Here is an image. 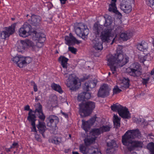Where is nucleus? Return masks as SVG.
<instances>
[{"mask_svg":"<svg viewBox=\"0 0 154 154\" xmlns=\"http://www.w3.org/2000/svg\"><path fill=\"white\" fill-rule=\"evenodd\" d=\"M140 135L138 129L128 130L122 136V143L123 145L127 146L128 149L131 151L136 148H142L143 145V143L142 141L132 140L136 138L139 137Z\"/></svg>","mask_w":154,"mask_h":154,"instance_id":"nucleus-1","label":"nucleus"},{"mask_svg":"<svg viewBox=\"0 0 154 154\" xmlns=\"http://www.w3.org/2000/svg\"><path fill=\"white\" fill-rule=\"evenodd\" d=\"M121 50H118L114 55H111L107 60V65L110 66L112 74L116 72L117 68L122 67L128 61L126 58H124Z\"/></svg>","mask_w":154,"mask_h":154,"instance_id":"nucleus-2","label":"nucleus"},{"mask_svg":"<svg viewBox=\"0 0 154 154\" xmlns=\"http://www.w3.org/2000/svg\"><path fill=\"white\" fill-rule=\"evenodd\" d=\"M24 109L25 110L29 111L27 119L29 123L31 124V125H35V122L36 120V114L37 113L38 114V117L43 122L45 119V116L43 112L42 106L40 103L37 104L34 110L30 109V106L29 105L25 106Z\"/></svg>","mask_w":154,"mask_h":154,"instance_id":"nucleus-3","label":"nucleus"},{"mask_svg":"<svg viewBox=\"0 0 154 154\" xmlns=\"http://www.w3.org/2000/svg\"><path fill=\"white\" fill-rule=\"evenodd\" d=\"M80 115L83 117L89 116L95 107V103L91 101L82 103L79 104Z\"/></svg>","mask_w":154,"mask_h":154,"instance_id":"nucleus-4","label":"nucleus"},{"mask_svg":"<svg viewBox=\"0 0 154 154\" xmlns=\"http://www.w3.org/2000/svg\"><path fill=\"white\" fill-rule=\"evenodd\" d=\"M82 128L85 131V133L88 134L89 132L90 136L92 137H97L100 135L103 131H106L110 130V127L109 126H103L101 128H93L91 130V126H82Z\"/></svg>","mask_w":154,"mask_h":154,"instance_id":"nucleus-5","label":"nucleus"},{"mask_svg":"<svg viewBox=\"0 0 154 154\" xmlns=\"http://www.w3.org/2000/svg\"><path fill=\"white\" fill-rule=\"evenodd\" d=\"M74 29L78 36L81 37L84 40L87 39L89 31L87 26L84 23H79L75 27Z\"/></svg>","mask_w":154,"mask_h":154,"instance_id":"nucleus-6","label":"nucleus"},{"mask_svg":"<svg viewBox=\"0 0 154 154\" xmlns=\"http://www.w3.org/2000/svg\"><path fill=\"white\" fill-rule=\"evenodd\" d=\"M128 72L131 76L137 78L142 74L141 67L140 64L135 63L132 64L129 68Z\"/></svg>","mask_w":154,"mask_h":154,"instance_id":"nucleus-7","label":"nucleus"},{"mask_svg":"<svg viewBox=\"0 0 154 154\" xmlns=\"http://www.w3.org/2000/svg\"><path fill=\"white\" fill-rule=\"evenodd\" d=\"M11 60L20 68L24 67L32 61V59L30 57H24L21 55L15 56L13 57Z\"/></svg>","mask_w":154,"mask_h":154,"instance_id":"nucleus-8","label":"nucleus"},{"mask_svg":"<svg viewBox=\"0 0 154 154\" xmlns=\"http://www.w3.org/2000/svg\"><path fill=\"white\" fill-rule=\"evenodd\" d=\"M67 82V86L72 90H76L79 88L81 86V82L76 79H74L72 74H70L69 75Z\"/></svg>","mask_w":154,"mask_h":154,"instance_id":"nucleus-9","label":"nucleus"},{"mask_svg":"<svg viewBox=\"0 0 154 154\" xmlns=\"http://www.w3.org/2000/svg\"><path fill=\"white\" fill-rule=\"evenodd\" d=\"M32 27L28 23H25L20 29L19 35L20 36L25 38L30 35L32 31Z\"/></svg>","mask_w":154,"mask_h":154,"instance_id":"nucleus-10","label":"nucleus"},{"mask_svg":"<svg viewBox=\"0 0 154 154\" xmlns=\"http://www.w3.org/2000/svg\"><path fill=\"white\" fill-rule=\"evenodd\" d=\"M80 152L84 154H102L97 148H91L88 150V147L83 145H81L79 147Z\"/></svg>","mask_w":154,"mask_h":154,"instance_id":"nucleus-11","label":"nucleus"},{"mask_svg":"<svg viewBox=\"0 0 154 154\" xmlns=\"http://www.w3.org/2000/svg\"><path fill=\"white\" fill-rule=\"evenodd\" d=\"M16 24L14 23L8 27H6V31H3L1 32V37L2 39H5L8 37L10 35L14 32L15 29Z\"/></svg>","mask_w":154,"mask_h":154,"instance_id":"nucleus-12","label":"nucleus"},{"mask_svg":"<svg viewBox=\"0 0 154 154\" xmlns=\"http://www.w3.org/2000/svg\"><path fill=\"white\" fill-rule=\"evenodd\" d=\"M64 38L65 43L69 46L73 45L75 44H79L81 42V41L77 40L71 33H69V36H65Z\"/></svg>","mask_w":154,"mask_h":154,"instance_id":"nucleus-13","label":"nucleus"},{"mask_svg":"<svg viewBox=\"0 0 154 154\" xmlns=\"http://www.w3.org/2000/svg\"><path fill=\"white\" fill-rule=\"evenodd\" d=\"M109 89L107 85L104 84L101 86L98 91V96L99 97L104 98L109 95Z\"/></svg>","mask_w":154,"mask_h":154,"instance_id":"nucleus-14","label":"nucleus"},{"mask_svg":"<svg viewBox=\"0 0 154 154\" xmlns=\"http://www.w3.org/2000/svg\"><path fill=\"white\" fill-rule=\"evenodd\" d=\"M34 45L33 42L30 40L26 39L24 40H21L19 46L17 48L19 52L24 51L26 48L32 46Z\"/></svg>","mask_w":154,"mask_h":154,"instance_id":"nucleus-15","label":"nucleus"},{"mask_svg":"<svg viewBox=\"0 0 154 154\" xmlns=\"http://www.w3.org/2000/svg\"><path fill=\"white\" fill-rule=\"evenodd\" d=\"M107 148L106 150L107 154H113L115 150V148L117 147L116 141L112 140L107 143Z\"/></svg>","mask_w":154,"mask_h":154,"instance_id":"nucleus-16","label":"nucleus"},{"mask_svg":"<svg viewBox=\"0 0 154 154\" xmlns=\"http://www.w3.org/2000/svg\"><path fill=\"white\" fill-rule=\"evenodd\" d=\"M112 29H105L101 33L100 38L102 42H108L111 35Z\"/></svg>","mask_w":154,"mask_h":154,"instance_id":"nucleus-17","label":"nucleus"},{"mask_svg":"<svg viewBox=\"0 0 154 154\" xmlns=\"http://www.w3.org/2000/svg\"><path fill=\"white\" fill-rule=\"evenodd\" d=\"M41 19L40 16L33 14L31 16L30 19L28 20V22L32 25L36 26L40 24Z\"/></svg>","mask_w":154,"mask_h":154,"instance_id":"nucleus-18","label":"nucleus"},{"mask_svg":"<svg viewBox=\"0 0 154 154\" xmlns=\"http://www.w3.org/2000/svg\"><path fill=\"white\" fill-rule=\"evenodd\" d=\"M111 0L112 2L109 5V11L110 12H112L114 13L119 16H122L121 14L117 10V8L116 6V0Z\"/></svg>","mask_w":154,"mask_h":154,"instance_id":"nucleus-19","label":"nucleus"},{"mask_svg":"<svg viewBox=\"0 0 154 154\" xmlns=\"http://www.w3.org/2000/svg\"><path fill=\"white\" fill-rule=\"evenodd\" d=\"M119 115L122 118L125 119H129L131 118L130 114L128 109L124 107L119 113Z\"/></svg>","mask_w":154,"mask_h":154,"instance_id":"nucleus-20","label":"nucleus"},{"mask_svg":"<svg viewBox=\"0 0 154 154\" xmlns=\"http://www.w3.org/2000/svg\"><path fill=\"white\" fill-rule=\"evenodd\" d=\"M133 121L134 122L136 123V124L142 125H149L152 124L150 122H152V121H148V122H146L145 119L143 118H138L136 117L133 118Z\"/></svg>","mask_w":154,"mask_h":154,"instance_id":"nucleus-21","label":"nucleus"},{"mask_svg":"<svg viewBox=\"0 0 154 154\" xmlns=\"http://www.w3.org/2000/svg\"><path fill=\"white\" fill-rule=\"evenodd\" d=\"M47 119L51 125H57L59 122L58 117L54 115H50Z\"/></svg>","mask_w":154,"mask_h":154,"instance_id":"nucleus-22","label":"nucleus"},{"mask_svg":"<svg viewBox=\"0 0 154 154\" xmlns=\"http://www.w3.org/2000/svg\"><path fill=\"white\" fill-rule=\"evenodd\" d=\"M35 40H37L38 42L43 43L46 40L45 35L40 32L36 33L34 35Z\"/></svg>","mask_w":154,"mask_h":154,"instance_id":"nucleus-23","label":"nucleus"},{"mask_svg":"<svg viewBox=\"0 0 154 154\" xmlns=\"http://www.w3.org/2000/svg\"><path fill=\"white\" fill-rule=\"evenodd\" d=\"M93 47L97 51H101L103 48V43L97 38L93 40Z\"/></svg>","mask_w":154,"mask_h":154,"instance_id":"nucleus-24","label":"nucleus"},{"mask_svg":"<svg viewBox=\"0 0 154 154\" xmlns=\"http://www.w3.org/2000/svg\"><path fill=\"white\" fill-rule=\"evenodd\" d=\"M100 120V118L97 117L96 115H94L88 121H85L83 120H82V125H93L95 121H97Z\"/></svg>","mask_w":154,"mask_h":154,"instance_id":"nucleus-25","label":"nucleus"},{"mask_svg":"<svg viewBox=\"0 0 154 154\" xmlns=\"http://www.w3.org/2000/svg\"><path fill=\"white\" fill-rule=\"evenodd\" d=\"M96 85V84L94 80L89 81L86 82L83 87L84 90L88 91H89V88H92L95 87Z\"/></svg>","mask_w":154,"mask_h":154,"instance_id":"nucleus-26","label":"nucleus"},{"mask_svg":"<svg viewBox=\"0 0 154 154\" xmlns=\"http://www.w3.org/2000/svg\"><path fill=\"white\" fill-rule=\"evenodd\" d=\"M104 17L105 20L104 26L108 27V29H111L110 26L113 22L112 17L111 16L108 14L105 15Z\"/></svg>","mask_w":154,"mask_h":154,"instance_id":"nucleus-27","label":"nucleus"},{"mask_svg":"<svg viewBox=\"0 0 154 154\" xmlns=\"http://www.w3.org/2000/svg\"><path fill=\"white\" fill-rule=\"evenodd\" d=\"M97 138V137H92L90 135L88 136L84 140L85 144L86 146L90 145L95 142Z\"/></svg>","mask_w":154,"mask_h":154,"instance_id":"nucleus-28","label":"nucleus"},{"mask_svg":"<svg viewBox=\"0 0 154 154\" xmlns=\"http://www.w3.org/2000/svg\"><path fill=\"white\" fill-rule=\"evenodd\" d=\"M103 26L102 25L95 24L93 28V32L96 35H99L103 31Z\"/></svg>","mask_w":154,"mask_h":154,"instance_id":"nucleus-29","label":"nucleus"},{"mask_svg":"<svg viewBox=\"0 0 154 154\" xmlns=\"http://www.w3.org/2000/svg\"><path fill=\"white\" fill-rule=\"evenodd\" d=\"M132 35L133 33L132 32L128 31L124 33H122L120 35V37L123 40L126 41L130 38Z\"/></svg>","mask_w":154,"mask_h":154,"instance_id":"nucleus-30","label":"nucleus"},{"mask_svg":"<svg viewBox=\"0 0 154 154\" xmlns=\"http://www.w3.org/2000/svg\"><path fill=\"white\" fill-rule=\"evenodd\" d=\"M129 82L130 80L128 78H123L121 84L120 88L123 89L128 88L130 85Z\"/></svg>","mask_w":154,"mask_h":154,"instance_id":"nucleus-31","label":"nucleus"},{"mask_svg":"<svg viewBox=\"0 0 154 154\" xmlns=\"http://www.w3.org/2000/svg\"><path fill=\"white\" fill-rule=\"evenodd\" d=\"M69 59L64 56H61L59 58V60L61 64L63 69L67 68V62Z\"/></svg>","mask_w":154,"mask_h":154,"instance_id":"nucleus-32","label":"nucleus"},{"mask_svg":"<svg viewBox=\"0 0 154 154\" xmlns=\"http://www.w3.org/2000/svg\"><path fill=\"white\" fill-rule=\"evenodd\" d=\"M124 107L119 104L118 103L113 104L112 105L110 108L113 111H117L118 113Z\"/></svg>","mask_w":154,"mask_h":154,"instance_id":"nucleus-33","label":"nucleus"},{"mask_svg":"<svg viewBox=\"0 0 154 154\" xmlns=\"http://www.w3.org/2000/svg\"><path fill=\"white\" fill-rule=\"evenodd\" d=\"M51 87L52 89L60 94L62 93L63 92L60 86L58 84L53 83L51 84Z\"/></svg>","mask_w":154,"mask_h":154,"instance_id":"nucleus-34","label":"nucleus"},{"mask_svg":"<svg viewBox=\"0 0 154 154\" xmlns=\"http://www.w3.org/2000/svg\"><path fill=\"white\" fill-rule=\"evenodd\" d=\"M137 48L139 50L143 51L148 48L147 44L146 42L139 43L137 45Z\"/></svg>","mask_w":154,"mask_h":154,"instance_id":"nucleus-35","label":"nucleus"},{"mask_svg":"<svg viewBox=\"0 0 154 154\" xmlns=\"http://www.w3.org/2000/svg\"><path fill=\"white\" fill-rule=\"evenodd\" d=\"M48 128L51 133L56 134L57 133L58 128L57 126H47Z\"/></svg>","mask_w":154,"mask_h":154,"instance_id":"nucleus-36","label":"nucleus"},{"mask_svg":"<svg viewBox=\"0 0 154 154\" xmlns=\"http://www.w3.org/2000/svg\"><path fill=\"white\" fill-rule=\"evenodd\" d=\"M147 149L149 150L150 154H154V143L151 142L148 143L146 146Z\"/></svg>","mask_w":154,"mask_h":154,"instance_id":"nucleus-37","label":"nucleus"},{"mask_svg":"<svg viewBox=\"0 0 154 154\" xmlns=\"http://www.w3.org/2000/svg\"><path fill=\"white\" fill-rule=\"evenodd\" d=\"M38 129L39 132L42 134L44 138L45 137V136L44 134V132L46 130V126H36Z\"/></svg>","mask_w":154,"mask_h":154,"instance_id":"nucleus-38","label":"nucleus"},{"mask_svg":"<svg viewBox=\"0 0 154 154\" xmlns=\"http://www.w3.org/2000/svg\"><path fill=\"white\" fill-rule=\"evenodd\" d=\"M120 118H119L117 115H114L113 121L114 125H120Z\"/></svg>","mask_w":154,"mask_h":154,"instance_id":"nucleus-39","label":"nucleus"},{"mask_svg":"<svg viewBox=\"0 0 154 154\" xmlns=\"http://www.w3.org/2000/svg\"><path fill=\"white\" fill-rule=\"evenodd\" d=\"M85 92H83L79 94L77 99L79 101H83L85 99Z\"/></svg>","mask_w":154,"mask_h":154,"instance_id":"nucleus-40","label":"nucleus"},{"mask_svg":"<svg viewBox=\"0 0 154 154\" xmlns=\"http://www.w3.org/2000/svg\"><path fill=\"white\" fill-rule=\"evenodd\" d=\"M10 146L12 149H16L17 150L19 147L18 142H13V143Z\"/></svg>","mask_w":154,"mask_h":154,"instance_id":"nucleus-41","label":"nucleus"},{"mask_svg":"<svg viewBox=\"0 0 154 154\" xmlns=\"http://www.w3.org/2000/svg\"><path fill=\"white\" fill-rule=\"evenodd\" d=\"M59 138L57 136H54L52 140V142L55 144H58L60 143Z\"/></svg>","mask_w":154,"mask_h":154,"instance_id":"nucleus-42","label":"nucleus"},{"mask_svg":"<svg viewBox=\"0 0 154 154\" xmlns=\"http://www.w3.org/2000/svg\"><path fill=\"white\" fill-rule=\"evenodd\" d=\"M113 93L114 94H116L122 91V90L120 89L118 86H116L113 89Z\"/></svg>","mask_w":154,"mask_h":154,"instance_id":"nucleus-43","label":"nucleus"},{"mask_svg":"<svg viewBox=\"0 0 154 154\" xmlns=\"http://www.w3.org/2000/svg\"><path fill=\"white\" fill-rule=\"evenodd\" d=\"M69 50L71 53L74 54H76L77 52V49L72 47H69L68 48Z\"/></svg>","mask_w":154,"mask_h":154,"instance_id":"nucleus-44","label":"nucleus"},{"mask_svg":"<svg viewBox=\"0 0 154 154\" xmlns=\"http://www.w3.org/2000/svg\"><path fill=\"white\" fill-rule=\"evenodd\" d=\"M63 69L62 70V73L64 75L65 77L68 78L69 77V75L70 74H68L69 72L66 69Z\"/></svg>","mask_w":154,"mask_h":154,"instance_id":"nucleus-45","label":"nucleus"},{"mask_svg":"<svg viewBox=\"0 0 154 154\" xmlns=\"http://www.w3.org/2000/svg\"><path fill=\"white\" fill-rule=\"evenodd\" d=\"M146 3L148 5L151 7L153 5L154 0H146Z\"/></svg>","mask_w":154,"mask_h":154,"instance_id":"nucleus-46","label":"nucleus"},{"mask_svg":"<svg viewBox=\"0 0 154 154\" xmlns=\"http://www.w3.org/2000/svg\"><path fill=\"white\" fill-rule=\"evenodd\" d=\"M31 85L33 86L34 91L35 92H36L38 91L37 86L36 84L33 81H31Z\"/></svg>","mask_w":154,"mask_h":154,"instance_id":"nucleus-47","label":"nucleus"},{"mask_svg":"<svg viewBox=\"0 0 154 154\" xmlns=\"http://www.w3.org/2000/svg\"><path fill=\"white\" fill-rule=\"evenodd\" d=\"M149 80L150 79H149L148 78L146 79L142 78L141 82L143 85H146V84L148 83Z\"/></svg>","mask_w":154,"mask_h":154,"instance_id":"nucleus-48","label":"nucleus"},{"mask_svg":"<svg viewBox=\"0 0 154 154\" xmlns=\"http://www.w3.org/2000/svg\"><path fill=\"white\" fill-rule=\"evenodd\" d=\"M85 99H89L91 97V94L85 92Z\"/></svg>","mask_w":154,"mask_h":154,"instance_id":"nucleus-49","label":"nucleus"},{"mask_svg":"<svg viewBox=\"0 0 154 154\" xmlns=\"http://www.w3.org/2000/svg\"><path fill=\"white\" fill-rule=\"evenodd\" d=\"M35 137L36 140L38 141H41V139L40 137V136L38 134H35Z\"/></svg>","mask_w":154,"mask_h":154,"instance_id":"nucleus-50","label":"nucleus"},{"mask_svg":"<svg viewBox=\"0 0 154 154\" xmlns=\"http://www.w3.org/2000/svg\"><path fill=\"white\" fill-rule=\"evenodd\" d=\"M150 75L149 74L146 73L144 74V75L143 76V78H142H142H144L145 79H146L147 78H148L149 79H150Z\"/></svg>","mask_w":154,"mask_h":154,"instance_id":"nucleus-51","label":"nucleus"},{"mask_svg":"<svg viewBox=\"0 0 154 154\" xmlns=\"http://www.w3.org/2000/svg\"><path fill=\"white\" fill-rule=\"evenodd\" d=\"M12 149L11 148V147L10 146L9 148H5V150L6 152L8 153H9V152H11V149Z\"/></svg>","mask_w":154,"mask_h":154,"instance_id":"nucleus-52","label":"nucleus"},{"mask_svg":"<svg viewBox=\"0 0 154 154\" xmlns=\"http://www.w3.org/2000/svg\"><path fill=\"white\" fill-rule=\"evenodd\" d=\"M32 131L36 132V126H32V127L31 128Z\"/></svg>","mask_w":154,"mask_h":154,"instance_id":"nucleus-53","label":"nucleus"},{"mask_svg":"<svg viewBox=\"0 0 154 154\" xmlns=\"http://www.w3.org/2000/svg\"><path fill=\"white\" fill-rule=\"evenodd\" d=\"M61 113L62 114V115H63L66 118H68V115L67 113H64L63 112H62Z\"/></svg>","mask_w":154,"mask_h":154,"instance_id":"nucleus-54","label":"nucleus"},{"mask_svg":"<svg viewBox=\"0 0 154 154\" xmlns=\"http://www.w3.org/2000/svg\"><path fill=\"white\" fill-rule=\"evenodd\" d=\"M62 4H65L66 3V0H60Z\"/></svg>","mask_w":154,"mask_h":154,"instance_id":"nucleus-55","label":"nucleus"},{"mask_svg":"<svg viewBox=\"0 0 154 154\" xmlns=\"http://www.w3.org/2000/svg\"><path fill=\"white\" fill-rule=\"evenodd\" d=\"M148 136L149 137L153 136V135L152 133H150L148 134Z\"/></svg>","mask_w":154,"mask_h":154,"instance_id":"nucleus-56","label":"nucleus"},{"mask_svg":"<svg viewBox=\"0 0 154 154\" xmlns=\"http://www.w3.org/2000/svg\"><path fill=\"white\" fill-rule=\"evenodd\" d=\"M49 6L51 8L53 6V5L51 3H50L49 4Z\"/></svg>","mask_w":154,"mask_h":154,"instance_id":"nucleus-57","label":"nucleus"},{"mask_svg":"<svg viewBox=\"0 0 154 154\" xmlns=\"http://www.w3.org/2000/svg\"><path fill=\"white\" fill-rule=\"evenodd\" d=\"M151 75H152V77L153 78V79L154 80V73L153 72L152 73V74H151Z\"/></svg>","mask_w":154,"mask_h":154,"instance_id":"nucleus-58","label":"nucleus"},{"mask_svg":"<svg viewBox=\"0 0 154 154\" xmlns=\"http://www.w3.org/2000/svg\"><path fill=\"white\" fill-rule=\"evenodd\" d=\"M154 73V68L151 71L150 74H152V73Z\"/></svg>","mask_w":154,"mask_h":154,"instance_id":"nucleus-59","label":"nucleus"},{"mask_svg":"<svg viewBox=\"0 0 154 154\" xmlns=\"http://www.w3.org/2000/svg\"><path fill=\"white\" fill-rule=\"evenodd\" d=\"M39 122V124L38 125H44L42 124L41 122Z\"/></svg>","mask_w":154,"mask_h":154,"instance_id":"nucleus-60","label":"nucleus"},{"mask_svg":"<svg viewBox=\"0 0 154 154\" xmlns=\"http://www.w3.org/2000/svg\"><path fill=\"white\" fill-rule=\"evenodd\" d=\"M114 40H115V38H114L113 40H112L111 43V45H112V44H113V43L114 42Z\"/></svg>","mask_w":154,"mask_h":154,"instance_id":"nucleus-61","label":"nucleus"},{"mask_svg":"<svg viewBox=\"0 0 154 154\" xmlns=\"http://www.w3.org/2000/svg\"><path fill=\"white\" fill-rule=\"evenodd\" d=\"M114 40H115V38H114L113 40H112L111 43V45H112V44H113V43L114 42Z\"/></svg>","mask_w":154,"mask_h":154,"instance_id":"nucleus-62","label":"nucleus"},{"mask_svg":"<svg viewBox=\"0 0 154 154\" xmlns=\"http://www.w3.org/2000/svg\"><path fill=\"white\" fill-rule=\"evenodd\" d=\"M131 154H137V153L136 152H132Z\"/></svg>","mask_w":154,"mask_h":154,"instance_id":"nucleus-63","label":"nucleus"},{"mask_svg":"<svg viewBox=\"0 0 154 154\" xmlns=\"http://www.w3.org/2000/svg\"><path fill=\"white\" fill-rule=\"evenodd\" d=\"M116 126V127H114V128H118V127H120V126L119 125V126Z\"/></svg>","mask_w":154,"mask_h":154,"instance_id":"nucleus-64","label":"nucleus"}]
</instances>
